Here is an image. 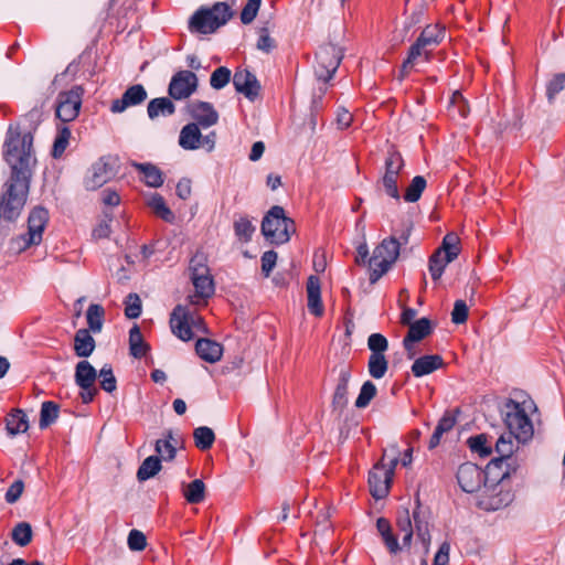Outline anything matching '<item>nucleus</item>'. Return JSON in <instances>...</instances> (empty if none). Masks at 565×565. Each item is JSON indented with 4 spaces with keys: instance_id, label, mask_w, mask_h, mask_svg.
Here are the masks:
<instances>
[{
    "instance_id": "a19ab883",
    "label": "nucleus",
    "mask_w": 565,
    "mask_h": 565,
    "mask_svg": "<svg viewBox=\"0 0 565 565\" xmlns=\"http://www.w3.org/2000/svg\"><path fill=\"white\" fill-rule=\"evenodd\" d=\"M105 310L100 305L92 303L86 311V319L89 331L98 333L103 329Z\"/></svg>"
},
{
    "instance_id": "680f3d73",
    "label": "nucleus",
    "mask_w": 565,
    "mask_h": 565,
    "mask_svg": "<svg viewBox=\"0 0 565 565\" xmlns=\"http://www.w3.org/2000/svg\"><path fill=\"white\" fill-rule=\"evenodd\" d=\"M191 276L194 274H207L210 268L206 265V258L204 254H195L190 260Z\"/></svg>"
},
{
    "instance_id": "13d9d810",
    "label": "nucleus",
    "mask_w": 565,
    "mask_h": 565,
    "mask_svg": "<svg viewBox=\"0 0 565 565\" xmlns=\"http://www.w3.org/2000/svg\"><path fill=\"white\" fill-rule=\"evenodd\" d=\"M367 347L371 354H384L388 349V341L381 333H372L367 339Z\"/></svg>"
},
{
    "instance_id": "2f4dec72",
    "label": "nucleus",
    "mask_w": 565,
    "mask_h": 565,
    "mask_svg": "<svg viewBox=\"0 0 565 565\" xmlns=\"http://www.w3.org/2000/svg\"><path fill=\"white\" fill-rule=\"evenodd\" d=\"M191 280L198 297L210 298L214 295L215 286L210 271L207 274H194L191 276Z\"/></svg>"
},
{
    "instance_id": "603ef678",
    "label": "nucleus",
    "mask_w": 565,
    "mask_h": 565,
    "mask_svg": "<svg viewBox=\"0 0 565 565\" xmlns=\"http://www.w3.org/2000/svg\"><path fill=\"white\" fill-rule=\"evenodd\" d=\"M100 379V387L107 392L113 393L117 388V380L114 375L113 369L109 364H105L97 374Z\"/></svg>"
},
{
    "instance_id": "ea45409f",
    "label": "nucleus",
    "mask_w": 565,
    "mask_h": 565,
    "mask_svg": "<svg viewBox=\"0 0 565 565\" xmlns=\"http://www.w3.org/2000/svg\"><path fill=\"white\" fill-rule=\"evenodd\" d=\"M149 206L152 209L153 213L162 218L167 223H173L175 220L174 213L170 210V207L166 204V201L162 195L154 193L151 195L148 202Z\"/></svg>"
},
{
    "instance_id": "9d476101",
    "label": "nucleus",
    "mask_w": 565,
    "mask_h": 565,
    "mask_svg": "<svg viewBox=\"0 0 565 565\" xmlns=\"http://www.w3.org/2000/svg\"><path fill=\"white\" fill-rule=\"evenodd\" d=\"M119 160L116 156H103L94 162L85 177L84 184L87 190H96L111 180L118 172Z\"/></svg>"
},
{
    "instance_id": "774afa93",
    "label": "nucleus",
    "mask_w": 565,
    "mask_h": 565,
    "mask_svg": "<svg viewBox=\"0 0 565 565\" xmlns=\"http://www.w3.org/2000/svg\"><path fill=\"white\" fill-rule=\"evenodd\" d=\"M334 73H327L326 75H317L316 83L317 88L313 92H317L319 99H322L323 95L327 92V84L333 78Z\"/></svg>"
},
{
    "instance_id": "dca6fc26",
    "label": "nucleus",
    "mask_w": 565,
    "mask_h": 565,
    "mask_svg": "<svg viewBox=\"0 0 565 565\" xmlns=\"http://www.w3.org/2000/svg\"><path fill=\"white\" fill-rule=\"evenodd\" d=\"M351 380V366L341 365L339 367V377L338 383L334 388V393L332 396V409L333 412H338L339 415L342 414L344 408L349 403L348 394H349V382Z\"/></svg>"
},
{
    "instance_id": "a211bd4d",
    "label": "nucleus",
    "mask_w": 565,
    "mask_h": 565,
    "mask_svg": "<svg viewBox=\"0 0 565 565\" xmlns=\"http://www.w3.org/2000/svg\"><path fill=\"white\" fill-rule=\"evenodd\" d=\"M147 96L145 87L141 84H135L125 90L121 98L113 100L110 110L113 113H122L128 107L143 103Z\"/></svg>"
},
{
    "instance_id": "c85d7f7f",
    "label": "nucleus",
    "mask_w": 565,
    "mask_h": 565,
    "mask_svg": "<svg viewBox=\"0 0 565 565\" xmlns=\"http://www.w3.org/2000/svg\"><path fill=\"white\" fill-rule=\"evenodd\" d=\"M170 97H157L151 99L147 106V114L150 119H156L159 116L168 117L175 113V105Z\"/></svg>"
},
{
    "instance_id": "0eeeda50",
    "label": "nucleus",
    "mask_w": 565,
    "mask_h": 565,
    "mask_svg": "<svg viewBox=\"0 0 565 565\" xmlns=\"http://www.w3.org/2000/svg\"><path fill=\"white\" fill-rule=\"evenodd\" d=\"M508 433L520 443H526L533 437V425L521 405L509 398L501 411Z\"/></svg>"
},
{
    "instance_id": "aec40b11",
    "label": "nucleus",
    "mask_w": 565,
    "mask_h": 565,
    "mask_svg": "<svg viewBox=\"0 0 565 565\" xmlns=\"http://www.w3.org/2000/svg\"><path fill=\"white\" fill-rule=\"evenodd\" d=\"M445 35L446 30L444 26L440 24H428L422 30L420 34L415 41L418 42L424 49H427L433 53L444 41Z\"/></svg>"
},
{
    "instance_id": "72a5a7b5",
    "label": "nucleus",
    "mask_w": 565,
    "mask_h": 565,
    "mask_svg": "<svg viewBox=\"0 0 565 565\" xmlns=\"http://www.w3.org/2000/svg\"><path fill=\"white\" fill-rule=\"evenodd\" d=\"M6 426L8 433L12 436L25 433L29 429V420L26 414L22 409H14L7 417Z\"/></svg>"
},
{
    "instance_id": "4d7b16f0",
    "label": "nucleus",
    "mask_w": 565,
    "mask_h": 565,
    "mask_svg": "<svg viewBox=\"0 0 565 565\" xmlns=\"http://www.w3.org/2000/svg\"><path fill=\"white\" fill-rule=\"evenodd\" d=\"M262 0H247L241 12V22L245 25L250 24L259 11Z\"/></svg>"
},
{
    "instance_id": "9b49d317",
    "label": "nucleus",
    "mask_w": 565,
    "mask_h": 565,
    "mask_svg": "<svg viewBox=\"0 0 565 565\" xmlns=\"http://www.w3.org/2000/svg\"><path fill=\"white\" fill-rule=\"evenodd\" d=\"M83 94L84 89L78 85L58 94L55 114L61 121L70 122L78 116Z\"/></svg>"
},
{
    "instance_id": "bf43d9fd",
    "label": "nucleus",
    "mask_w": 565,
    "mask_h": 565,
    "mask_svg": "<svg viewBox=\"0 0 565 565\" xmlns=\"http://www.w3.org/2000/svg\"><path fill=\"white\" fill-rule=\"evenodd\" d=\"M127 544L131 551L140 552L147 546V537L141 531L134 529L128 534Z\"/></svg>"
},
{
    "instance_id": "412c9836",
    "label": "nucleus",
    "mask_w": 565,
    "mask_h": 565,
    "mask_svg": "<svg viewBox=\"0 0 565 565\" xmlns=\"http://www.w3.org/2000/svg\"><path fill=\"white\" fill-rule=\"evenodd\" d=\"M192 117L195 124L203 128H209L218 121V114L213 105L207 102H198L192 106Z\"/></svg>"
},
{
    "instance_id": "f03ea898",
    "label": "nucleus",
    "mask_w": 565,
    "mask_h": 565,
    "mask_svg": "<svg viewBox=\"0 0 565 565\" xmlns=\"http://www.w3.org/2000/svg\"><path fill=\"white\" fill-rule=\"evenodd\" d=\"M509 478V469L495 475L488 473V467L482 470L472 462H465L459 466L457 471V481L460 488L467 493H473L481 489L483 492L480 505L488 511L500 510L512 501L510 491H504L502 482Z\"/></svg>"
},
{
    "instance_id": "49530a36",
    "label": "nucleus",
    "mask_w": 565,
    "mask_h": 565,
    "mask_svg": "<svg viewBox=\"0 0 565 565\" xmlns=\"http://www.w3.org/2000/svg\"><path fill=\"white\" fill-rule=\"evenodd\" d=\"M467 444L470 450L478 454L481 458H487L492 452V447L489 445L486 434H479L469 437Z\"/></svg>"
},
{
    "instance_id": "8fccbe9b",
    "label": "nucleus",
    "mask_w": 565,
    "mask_h": 565,
    "mask_svg": "<svg viewBox=\"0 0 565 565\" xmlns=\"http://www.w3.org/2000/svg\"><path fill=\"white\" fill-rule=\"evenodd\" d=\"M12 541L19 546H26L32 540V527L28 522L18 523L11 533Z\"/></svg>"
},
{
    "instance_id": "09e8293b",
    "label": "nucleus",
    "mask_w": 565,
    "mask_h": 565,
    "mask_svg": "<svg viewBox=\"0 0 565 565\" xmlns=\"http://www.w3.org/2000/svg\"><path fill=\"white\" fill-rule=\"evenodd\" d=\"M70 138H71V130L68 127L62 126L57 129V135L53 142V148H52V152H51V154L54 159H60L63 156L65 149L68 146Z\"/></svg>"
},
{
    "instance_id": "37998d69",
    "label": "nucleus",
    "mask_w": 565,
    "mask_h": 565,
    "mask_svg": "<svg viewBox=\"0 0 565 565\" xmlns=\"http://www.w3.org/2000/svg\"><path fill=\"white\" fill-rule=\"evenodd\" d=\"M60 407L52 401L42 403L39 426L44 429L52 425L58 417Z\"/></svg>"
},
{
    "instance_id": "a18cd8bd",
    "label": "nucleus",
    "mask_w": 565,
    "mask_h": 565,
    "mask_svg": "<svg viewBox=\"0 0 565 565\" xmlns=\"http://www.w3.org/2000/svg\"><path fill=\"white\" fill-rule=\"evenodd\" d=\"M388 369V362L384 354H371L367 362V370L373 379L384 377Z\"/></svg>"
},
{
    "instance_id": "7c9ffc66",
    "label": "nucleus",
    "mask_w": 565,
    "mask_h": 565,
    "mask_svg": "<svg viewBox=\"0 0 565 565\" xmlns=\"http://www.w3.org/2000/svg\"><path fill=\"white\" fill-rule=\"evenodd\" d=\"M376 527L390 553L397 554L401 551V546L397 537L392 532V526L388 520L385 518H379L376 521Z\"/></svg>"
},
{
    "instance_id": "f8f14e48",
    "label": "nucleus",
    "mask_w": 565,
    "mask_h": 565,
    "mask_svg": "<svg viewBox=\"0 0 565 565\" xmlns=\"http://www.w3.org/2000/svg\"><path fill=\"white\" fill-rule=\"evenodd\" d=\"M404 164V159L398 151L395 149L388 151L385 159V172L381 181L385 193L396 201L401 199L397 179Z\"/></svg>"
},
{
    "instance_id": "0e129e2a",
    "label": "nucleus",
    "mask_w": 565,
    "mask_h": 565,
    "mask_svg": "<svg viewBox=\"0 0 565 565\" xmlns=\"http://www.w3.org/2000/svg\"><path fill=\"white\" fill-rule=\"evenodd\" d=\"M24 490V483L22 480H15L7 490L4 499L8 503H15Z\"/></svg>"
},
{
    "instance_id": "de8ad7c7",
    "label": "nucleus",
    "mask_w": 565,
    "mask_h": 565,
    "mask_svg": "<svg viewBox=\"0 0 565 565\" xmlns=\"http://www.w3.org/2000/svg\"><path fill=\"white\" fill-rule=\"evenodd\" d=\"M426 185L427 182L423 175L414 177L405 191L404 200L409 203L417 202L426 189Z\"/></svg>"
},
{
    "instance_id": "39448f33",
    "label": "nucleus",
    "mask_w": 565,
    "mask_h": 565,
    "mask_svg": "<svg viewBox=\"0 0 565 565\" xmlns=\"http://www.w3.org/2000/svg\"><path fill=\"white\" fill-rule=\"evenodd\" d=\"M296 232L292 218L287 217L282 206L274 205L265 214L262 222V234L271 244H285Z\"/></svg>"
},
{
    "instance_id": "f704fd0d",
    "label": "nucleus",
    "mask_w": 565,
    "mask_h": 565,
    "mask_svg": "<svg viewBox=\"0 0 565 565\" xmlns=\"http://www.w3.org/2000/svg\"><path fill=\"white\" fill-rule=\"evenodd\" d=\"M433 332L431 322L428 318H420L409 326L405 338L407 342H418Z\"/></svg>"
},
{
    "instance_id": "338daca9",
    "label": "nucleus",
    "mask_w": 565,
    "mask_h": 565,
    "mask_svg": "<svg viewBox=\"0 0 565 565\" xmlns=\"http://www.w3.org/2000/svg\"><path fill=\"white\" fill-rule=\"evenodd\" d=\"M276 46L274 39H271L266 29H262V33L257 41V47L266 53H269Z\"/></svg>"
},
{
    "instance_id": "473e14b6",
    "label": "nucleus",
    "mask_w": 565,
    "mask_h": 565,
    "mask_svg": "<svg viewBox=\"0 0 565 565\" xmlns=\"http://www.w3.org/2000/svg\"><path fill=\"white\" fill-rule=\"evenodd\" d=\"M132 167L143 174L148 186L159 188L163 184L162 172L152 163L132 162Z\"/></svg>"
},
{
    "instance_id": "e2e57ef3",
    "label": "nucleus",
    "mask_w": 565,
    "mask_h": 565,
    "mask_svg": "<svg viewBox=\"0 0 565 565\" xmlns=\"http://www.w3.org/2000/svg\"><path fill=\"white\" fill-rule=\"evenodd\" d=\"M277 253L275 250H267L262 256V271L265 277H268L276 266Z\"/></svg>"
},
{
    "instance_id": "6ab92c4d",
    "label": "nucleus",
    "mask_w": 565,
    "mask_h": 565,
    "mask_svg": "<svg viewBox=\"0 0 565 565\" xmlns=\"http://www.w3.org/2000/svg\"><path fill=\"white\" fill-rule=\"evenodd\" d=\"M342 58V50L333 44L321 45L316 53L320 71H338Z\"/></svg>"
},
{
    "instance_id": "69168bd1",
    "label": "nucleus",
    "mask_w": 565,
    "mask_h": 565,
    "mask_svg": "<svg viewBox=\"0 0 565 565\" xmlns=\"http://www.w3.org/2000/svg\"><path fill=\"white\" fill-rule=\"evenodd\" d=\"M449 552H450V544L445 541L439 546L437 553L435 554L433 565H448L449 564Z\"/></svg>"
},
{
    "instance_id": "f257e3e1",
    "label": "nucleus",
    "mask_w": 565,
    "mask_h": 565,
    "mask_svg": "<svg viewBox=\"0 0 565 565\" xmlns=\"http://www.w3.org/2000/svg\"><path fill=\"white\" fill-rule=\"evenodd\" d=\"M3 148L4 160L11 167V175L0 196V218L15 222L26 203L32 167L36 161L33 156V135H21L18 129L10 127Z\"/></svg>"
},
{
    "instance_id": "5fc2aeb1",
    "label": "nucleus",
    "mask_w": 565,
    "mask_h": 565,
    "mask_svg": "<svg viewBox=\"0 0 565 565\" xmlns=\"http://www.w3.org/2000/svg\"><path fill=\"white\" fill-rule=\"evenodd\" d=\"M565 87V73H557L546 85V97L550 104H553L555 97Z\"/></svg>"
},
{
    "instance_id": "6e6552de",
    "label": "nucleus",
    "mask_w": 565,
    "mask_h": 565,
    "mask_svg": "<svg viewBox=\"0 0 565 565\" xmlns=\"http://www.w3.org/2000/svg\"><path fill=\"white\" fill-rule=\"evenodd\" d=\"M458 244V236L454 233H448L443 238L441 245L430 255L428 270L433 280H439L446 266L458 257L460 252Z\"/></svg>"
},
{
    "instance_id": "4468645a",
    "label": "nucleus",
    "mask_w": 565,
    "mask_h": 565,
    "mask_svg": "<svg viewBox=\"0 0 565 565\" xmlns=\"http://www.w3.org/2000/svg\"><path fill=\"white\" fill-rule=\"evenodd\" d=\"M198 85L196 73H174L168 86L169 97L174 100L186 99L196 90Z\"/></svg>"
},
{
    "instance_id": "20e7f679",
    "label": "nucleus",
    "mask_w": 565,
    "mask_h": 565,
    "mask_svg": "<svg viewBox=\"0 0 565 565\" xmlns=\"http://www.w3.org/2000/svg\"><path fill=\"white\" fill-rule=\"evenodd\" d=\"M392 454L388 462H385L387 452L384 451L382 459L374 465L373 469L369 472V487L370 492L376 500L384 499L388 492L393 481L395 468L399 461V448L397 445L390 447Z\"/></svg>"
},
{
    "instance_id": "ddd939ff",
    "label": "nucleus",
    "mask_w": 565,
    "mask_h": 565,
    "mask_svg": "<svg viewBox=\"0 0 565 565\" xmlns=\"http://www.w3.org/2000/svg\"><path fill=\"white\" fill-rule=\"evenodd\" d=\"M514 439L515 437L509 433L502 434L495 441V452L499 457L493 458L488 463V473L495 475L497 472H503L509 469V477L511 472H515L516 467L512 466L508 460H510L513 451H514Z\"/></svg>"
},
{
    "instance_id": "cd10ccee",
    "label": "nucleus",
    "mask_w": 565,
    "mask_h": 565,
    "mask_svg": "<svg viewBox=\"0 0 565 565\" xmlns=\"http://www.w3.org/2000/svg\"><path fill=\"white\" fill-rule=\"evenodd\" d=\"M201 131L196 124L185 125L179 136V145L184 150H195L201 146Z\"/></svg>"
},
{
    "instance_id": "c9c22d12",
    "label": "nucleus",
    "mask_w": 565,
    "mask_h": 565,
    "mask_svg": "<svg viewBox=\"0 0 565 565\" xmlns=\"http://www.w3.org/2000/svg\"><path fill=\"white\" fill-rule=\"evenodd\" d=\"M431 52L427 49H424L418 42H414L407 52L406 58L402 63V71H404L408 66H414L422 62L428 61L431 56Z\"/></svg>"
},
{
    "instance_id": "4c0bfd02",
    "label": "nucleus",
    "mask_w": 565,
    "mask_h": 565,
    "mask_svg": "<svg viewBox=\"0 0 565 565\" xmlns=\"http://www.w3.org/2000/svg\"><path fill=\"white\" fill-rule=\"evenodd\" d=\"M234 234L242 243H248L256 231L255 225L248 216L241 215L233 223Z\"/></svg>"
},
{
    "instance_id": "a878e982",
    "label": "nucleus",
    "mask_w": 565,
    "mask_h": 565,
    "mask_svg": "<svg viewBox=\"0 0 565 565\" xmlns=\"http://www.w3.org/2000/svg\"><path fill=\"white\" fill-rule=\"evenodd\" d=\"M97 377L96 369L87 361L82 360L75 366V383L82 390L92 388Z\"/></svg>"
},
{
    "instance_id": "2eb2a0df",
    "label": "nucleus",
    "mask_w": 565,
    "mask_h": 565,
    "mask_svg": "<svg viewBox=\"0 0 565 565\" xmlns=\"http://www.w3.org/2000/svg\"><path fill=\"white\" fill-rule=\"evenodd\" d=\"M190 319L189 309L183 305H177L170 315L171 331L182 341H190L193 338Z\"/></svg>"
},
{
    "instance_id": "c03bdc74",
    "label": "nucleus",
    "mask_w": 565,
    "mask_h": 565,
    "mask_svg": "<svg viewBox=\"0 0 565 565\" xmlns=\"http://www.w3.org/2000/svg\"><path fill=\"white\" fill-rule=\"evenodd\" d=\"M193 438L194 444L199 449L207 450L215 441V434L212 428L207 426H200L194 429Z\"/></svg>"
},
{
    "instance_id": "864d4df0",
    "label": "nucleus",
    "mask_w": 565,
    "mask_h": 565,
    "mask_svg": "<svg viewBox=\"0 0 565 565\" xmlns=\"http://www.w3.org/2000/svg\"><path fill=\"white\" fill-rule=\"evenodd\" d=\"M142 311L141 299L135 294L130 292L125 300V316L128 319H137L140 317Z\"/></svg>"
},
{
    "instance_id": "b1692460",
    "label": "nucleus",
    "mask_w": 565,
    "mask_h": 565,
    "mask_svg": "<svg viewBox=\"0 0 565 565\" xmlns=\"http://www.w3.org/2000/svg\"><path fill=\"white\" fill-rule=\"evenodd\" d=\"M196 354L209 363H215L221 360L223 354V347L210 339H199L195 343Z\"/></svg>"
},
{
    "instance_id": "7ed1b4c3",
    "label": "nucleus",
    "mask_w": 565,
    "mask_h": 565,
    "mask_svg": "<svg viewBox=\"0 0 565 565\" xmlns=\"http://www.w3.org/2000/svg\"><path fill=\"white\" fill-rule=\"evenodd\" d=\"M233 15L234 11L227 2H215L211 7L201 6L190 17L188 29L192 34H213L225 25Z\"/></svg>"
},
{
    "instance_id": "79ce46f5",
    "label": "nucleus",
    "mask_w": 565,
    "mask_h": 565,
    "mask_svg": "<svg viewBox=\"0 0 565 565\" xmlns=\"http://www.w3.org/2000/svg\"><path fill=\"white\" fill-rule=\"evenodd\" d=\"M183 495L190 504L201 503L205 499V484L201 479H195L183 489Z\"/></svg>"
},
{
    "instance_id": "f3484780",
    "label": "nucleus",
    "mask_w": 565,
    "mask_h": 565,
    "mask_svg": "<svg viewBox=\"0 0 565 565\" xmlns=\"http://www.w3.org/2000/svg\"><path fill=\"white\" fill-rule=\"evenodd\" d=\"M232 81L236 92L248 100L255 102L259 97L262 86L255 73H234Z\"/></svg>"
},
{
    "instance_id": "bb28decb",
    "label": "nucleus",
    "mask_w": 565,
    "mask_h": 565,
    "mask_svg": "<svg viewBox=\"0 0 565 565\" xmlns=\"http://www.w3.org/2000/svg\"><path fill=\"white\" fill-rule=\"evenodd\" d=\"M96 348L95 339L87 329H79L74 335V352L78 358H88Z\"/></svg>"
},
{
    "instance_id": "c756f323",
    "label": "nucleus",
    "mask_w": 565,
    "mask_h": 565,
    "mask_svg": "<svg viewBox=\"0 0 565 565\" xmlns=\"http://www.w3.org/2000/svg\"><path fill=\"white\" fill-rule=\"evenodd\" d=\"M150 350L149 344L143 340L138 324H134L129 330V353L135 359L143 358Z\"/></svg>"
},
{
    "instance_id": "052dcab7",
    "label": "nucleus",
    "mask_w": 565,
    "mask_h": 565,
    "mask_svg": "<svg viewBox=\"0 0 565 565\" xmlns=\"http://www.w3.org/2000/svg\"><path fill=\"white\" fill-rule=\"evenodd\" d=\"M468 319V306L466 301L459 299L455 301L454 309L451 312V321L455 324L465 323Z\"/></svg>"
},
{
    "instance_id": "e433bc0d",
    "label": "nucleus",
    "mask_w": 565,
    "mask_h": 565,
    "mask_svg": "<svg viewBox=\"0 0 565 565\" xmlns=\"http://www.w3.org/2000/svg\"><path fill=\"white\" fill-rule=\"evenodd\" d=\"M96 53L92 47L84 50L76 60L72 61L64 71H94Z\"/></svg>"
},
{
    "instance_id": "423d86ee",
    "label": "nucleus",
    "mask_w": 565,
    "mask_h": 565,
    "mask_svg": "<svg viewBox=\"0 0 565 565\" xmlns=\"http://www.w3.org/2000/svg\"><path fill=\"white\" fill-rule=\"evenodd\" d=\"M401 249L396 241V235L384 238L373 250V255L367 259L370 267V282L375 284L392 265L397 260Z\"/></svg>"
},
{
    "instance_id": "4be33fe9",
    "label": "nucleus",
    "mask_w": 565,
    "mask_h": 565,
    "mask_svg": "<svg viewBox=\"0 0 565 565\" xmlns=\"http://www.w3.org/2000/svg\"><path fill=\"white\" fill-rule=\"evenodd\" d=\"M413 520L415 523L416 536L418 540H420L425 547V552L427 553L431 536L429 532L427 513L422 510L420 502L418 499L416 500V508L413 511Z\"/></svg>"
},
{
    "instance_id": "58836bf2",
    "label": "nucleus",
    "mask_w": 565,
    "mask_h": 565,
    "mask_svg": "<svg viewBox=\"0 0 565 565\" xmlns=\"http://www.w3.org/2000/svg\"><path fill=\"white\" fill-rule=\"evenodd\" d=\"M159 456L147 457L137 470V479L142 482L154 477L162 468Z\"/></svg>"
},
{
    "instance_id": "6e6d98bb",
    "label": "nucleus",
    "mask_w": 565,
    "mask_h": 565,
    "mask_svg": "<svg viewBox=\"0 0 565 565\" xmlns=\"http://www.w3.org/2000/svg\"><path fill=\"white\" fill-rule=\"evenodd\" d=\"M154 450L164 461H172L177 456V447L169 440H156Z\"/></svg>"
},
{
    "instance_id": "3c124183",
    "label": "nucleus",
    "mask_w": 565,
    "mask_h": 565,
    "mask_svg": "<svg viewBox=\"0 0 565 565\" xmlns=\"http://www.w3.org/2000/svg\"><path fill=\"white\" fill-rule=\"evenodd\" d=\"M376 392L377 390L373 382H364L360 390L359 396L355 399V407L365 408L370 404V402L375 397Z\"/></svg>"
},
{
    "instance_id": "393cba45",
    "label": "nucleus",
    "mask_w": 565,
    "mask_h": 565,
    "mask_svg": "<svg viewBox=\"0 0 565 565\" xmlns=\"http://www.w3.org/2000/svg\"><path fill=\"white\" fill-rule=\"evenodd\" d=\"M444 360L438 354L424 355L416 359L412 365V373L416 377L428 375L443 367Z\"/></svg>"
},
{
    "instance_id": "1a4fd4ad",
    "label": "nucleus",
    "mask_w": 565,
    "mask_h": 565,
    "mask_svg": "<svg viewBox=\"0 0 565 565\" xmlns=\"http://www.w3.org/2000/svg\"><path fill=\"white\" fill-rule=\"evenodd\" d=\"M47 221L49 211L42 206L34 207L28 218V233L13 238L12 248L22 252L31 245H39Z\"/></svg>"
},
{
    "instance_id": "5701e85b",
    "label": "nucleus",
    "mask_w": 565,
    "mask_h": 565,
    "mask_svg": "<svg viewBox=\"0 0 565 565\" xmlns=\"http://www.w3.org/2000/svg\"><path fill=\"white\" fill-rule=\"evenodd\" d=\"M307 298L310 313L316 317H321L324 310L321 301V286L319 277L313 275L309 276L307 280Z\"/></svg>"
}]
</instances>
